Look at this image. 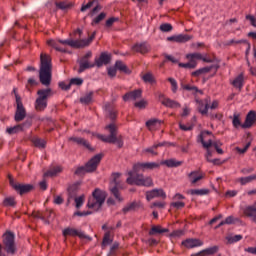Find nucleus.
Segmentation results:
<instances>
[{
    "label": "nucleus",
    "instance_id": "obj_22",
    "mask_svg": "<svg viewBox=\"0 0 256 256\" xmlns=\"http://www.w3.org/2000/svg\"><path fill=\"white\" fill-rule=\"evenodd\" d=\"M137 99H141V90H134L123 96V101H137Z\"/></svg>",
    "mask_w": 256,
    "mask_h": 256
},
{
    "label": "nucleus",
    "instance_id": "obj_3",
    "mask_svg": "<svg viewBox=\"0 0 256 256\" xmlns=\"http://www.w3.org/2000/svg\"><path fill=\"white\" fill-rule=\"evenodd\" d=\"M105 199H107V194L100 189H95L92 193V197L89 198L87 205L89 209L99 211L103 206V203H105Z\"/></svg>",
    "mask_w": 256,
    "mask_h": 256
},
{
    "label": "nucleus",
    "instance_id": "obj_18",
    "mask_svg": "<svg viewBox=\"0 0 256 256\" xmlns=\"http://www.w3.org/2000/svg\"><path fill=\"white\" fill-rule=\"evenodd\" d=\"M191 39H193V36L188 34H179L167 37V41H174L175 43H187V41H191Z\"/></svg>",
    "mask_w": 256,
    "mask_h": 256
},
{
    "label": "nucleus",
    "instance_id": "obj_6",
    "mask_svg": "<svg viewBox=\"0 0 256 256\" xmlns=\"http://www.w3.org/2000/svg\"><path fill=\"white\" fill-rule=\"evenodd\" d=\"M38 98L35 101V109L38 111H45L47 109V99L53 95L51 88L40 89L37 91Z\"/></svg>",
    "mask_w": 256,
    "mask_h": 256
},
{
    "label": "nucleus",
    "instance_id": "obj_13",
    "mask_svg": "<svg viewBox=\"0 0 256 256\" xmlns=\"http://www.w3.org/2000/svg\"><path fill=\"white\" fill-rule=\"evenodd\" d=\"M92 53L91 52H87L80 60H79V69H78V73H83L84 71H86V69H91L93 67H95V64H90L89 63V59H91L92 57Z\"/></svg>",
    "mask_w": 256,
    "mask_h": 256
},
{
    "label": "nucleus",
    "instance_id": "obj_20",
    "mask_svg": "<svg viewBox=\"0 0 256 256\" xmlns=\"http://www.w3.org/2000/svg\"><path fill=\"white\" fill-rule=\"evenodd\" d=\"M182 245H184V247H187V249H193L195 247H201L203 246V242L199 239H186L182 242Z\"/></svg>",
    "mask_w": 256,
    "mask_h": 256
},
{
    "label": "nucleus",
    "instance_id": "obj_40",
    "mask_svg": "<svg viewBox=\"0 0 256 256\" xmlns=\"http://www.w3.org/2000/svg\"><path fill=\"white\" fill-rule=\"evenodd\" d=\"M241 239H243V235L241 234L226 237V240L228 241L229 245H233V243H239Z\"/></svg>",
    "mask_w": 256,
    "mask_h": 256
},
{
    "label": "nucleus",
    "instance_id": "obj_58",
    "mask_svg": "<svg viewBox=\"0 0 256 256\" xmlns=\"http://www.w3.org/2000/svg\"><path fill=\"white\" fill-rule=\"evenodd\" d=\"M242 43H246V40H235L231 39L225 42V45L231 46V45H241Z\"/></svg>",
    "mask_w": 256,
    "mask_h": 256
},
{
    "label": "nucleus",
    "instance_id": "obj_33",
    "mask_svg": "<svg viewBox=\"0 0 256 256\" xmlns=\"http://www.w3.org/2000/svg\"><path fill=\"white\" fill-rule=\"evenodd\" d=\"M137 209H139V204L137 202H132L127 204L122 209V213H124V215H127V213H131V211H136Z\"/></svg>",
    "mask_w": 256,
    "mask_h": 256
},
{
    "label": "nucleus",
    "instance_id": "obj_64",
    "mask_svg": "<svg viewBox=\"0 0 256 256\" xmlns=\"http://www.w3.org/2000/svg\"><path fill=\"white\" fill-rule=\"evenodd\" d=\"M116 21H119V18L112 17L106 21L105 25L106 27H113V23Z\"/></svg>",
    "mask_w": 256,
    "mask_h": 256
},
{
    "label": "nucleus",
    "instance_id": "obj_26",
    "mask_svg": "<svg viewBox=\"0 0 256 256\" xmlns=\"http://www.w3.org/2000/svg\"><path fill=\"white\" fill-rule=\"evenodd\" d=\"M212 69H219V66L217 65H212V66H207L204 68H200L194 72H192L193 77H200V75H205V73H209Z\"/></svg>",
    "mask_w": 256,
    "mask_h": 256
},
{
    "label": "nucleus",
    "instance_id": "obj_41",
    "mask_svg": "<svg viewBox=\"0 0 256 256\" xmlns=\"http://www.w3.org/2000/svg\"><path fill=\"white\" fill-rule=\"evenodd\" d=\"M179 67L183 69H195V67H197V61L189 60L188 63H179Z\"/></svg>",
    "mask_w": 256,
    "mask_h": 256
},
{
    "label": "nucleus",
    "instance_id": "obj_5",
    "mask_svg": "<svg viewBox=\"0 0 256 256\" xmlns=\"http://www.w3.org/2000/svg\"><path fill=\"white\" fill-rule=\"evenodd\" d=\"M94 137H97L103 143H112L113 145H117L119 149L123 147V137L117 135V130H111L109 135H103L98 133H93Z\"/></svg>",
    "mask_w": 256,
    "mask_h": 256
},
{
    "label": "nucleus",
    "instance_id": "obj_8",
    "mask_svg": "<svg viewBox=\"0 0 256 256\" xmlns=\"http://www.w3.org/2000/svg\"><path fill=\"white\" fill-rule=\"evenodd\" d=\"M119 177H121V173L112 174L109 189L117 201H123V198H121V195L119 194V189H121V182L119 181Z\"/></svg>",
    "mask_w": 256,
    "mask_h": 256
},
{
    "label": "nucleus",
    "instance_id": "obj_27",
    "mask_svg": "<svg viewBox=\"0 0 256 256\" xmlns=\"http://www.w3.org/2000/svg\"><path fill=\"white\" fill-rule=\"evenodd\" d=\"M232 85H233V87H235V89H239V91H241V89H243V86L245 85V77L243 76V74H239L232 81Z\"/></svg>",
    "mask_w": 256,
    "mask_h": 256
},
{
    "label": "nucleus",
    "instance_id": "obj_62",
    "mask_svg": "<svg viewBox=\"0 0 256 256\" xmlns=\"http://www.w3.org/2000/svg\"><path fill=\"white\" fill-rule=\"evenodd\" d=\"M69 83H70V87L72 86V85H83V79H81V78H72L70 81H69Z\"/></svg>",
    "mask_w": 256,
    "mask_h": 256
},
{
    "label": "nucleus",
    "instance_id": "obj_45",
    "mask_svg": "<svg viewBox=\"0 0 256 256\" xmlns=\"http://www.w3.org/2000/svg\"><path fill=\"white\" fill-rule=\"evenodd\" d=\"M47 43H48V45H49L50 47H53L54 49H56V51H60V53H65V52H66L65 49L59 47V42H57V41H55V40H48Z\"/></svg>",
    "mask_w": 256,
    "mask_h": 256
},
{
    "label": "nucleus",
    "instance_id": "obj_29",
    "mask_svg": "<svg viewBox=\"0 0 256 256\" xmlns=\"http://www.w3.org/2000/svg\"><path fill=\"white\" fill-rule=\"evenodd\" d=\"M69 141H73L77 145H82V147H86V149H91V145L89 144V142L81 137L72 136L69 138Z\"/></svg>",
    "mask_w": 256,
    "mask_h": 256
},
{
    "label": "nucleus",
    "instance_id": "obj_21",
    "mask_svg": "<svg viewBox=\"0 0 256 256\" xmlns=\"http://www.w3.org/2000/svg\"><path fill=\"white\" fill-rule=\"evenodd\" d=\"M244 140L246 142V145L243 149L239 148V147H236V151L238 153H247V150L251 147V143L253 141V135H251V133L247 132L245 135H244Z\"/></svg>",
    "mask_w": 256,
    "mask_h": 256
},
{
    "label": "nucleus",
    "instance_id": "obj_54",
    "mask_svg": "<svg viewBox=\"0 0 256 256\" xmlns=\"http://www.w3.org/2000/svg\"><path fill=\"white\" fill-rule=\"evenodd\" d=\"M182 89H185L186 91H192L193 93H203L201 90H199V88H197L196 86H191L189 84L187 85H183Z\"/></svg>",
    "mask_w": 256,
    "mask_h": 256
},
{
    "label": "nucleus",
    "instance_id": "obj_19",
    "mask_svg": "<svg viewBox=\"0 0 256 256\" xmlns=\"http://www.w3.org/2000/svg\"><path fill=\"white\" fill-rule=\"evenodd\" d=\"M243 213L245 217H249L254 223H256V203L243 208Z\"/></svg>",
    "mask_w": 256,
    "mask_h": 256
},
{
    "label": "nucleus",
    "instance_id": "obj_1",
    "mask_svg": "<svg viewBox=\"0 0 256 256\" xmlns=\"http://www.w3.org/2000/svg\"><path fill=\"white\" fill-rule=\"evenodd\" d=\"M53 64L51 62V56L47 54L40 55V70L39 79L45 87L51 85V79L53 77Z\"/></svg>",
    "mask_w": 256,
    "mask_h": 256
},
{
    "label": "nucleus",
    "instance_id": "obj_63",
    "mask_svg": "<svg viewBox=\"0 0 256 256\" xmlns=\"http://www.w3.org/2000/svg\"><path fill=\"white\" fill-rule=\"evenodd\" d=\"M171 207H174V209H183L185 202H172Z\"/></svg>",
    "mask_w": 256,
    "mask_h": 256
},
{
    "label": "nucleus",
    "instance_id": "obj_47",
    "mask_svg": "<svg viewBox=\"0 0 256 256\" xmlns=\"http://www.w3.org/2000/svg\"><path fill=\"white\" fill-rule=\"evenodd\" d=\"M105 17H107V13H105V12L100 13L97 17H95L92 20L91 25H99V23H101V21H103L105 19Z\"/></svg>",
    "mask_w": 256,
    "mask_h": 256
},
{
    "label": "nucleus",
    "instance_id": "obj_34",
    "mask_svg": "<svg viewBox=\"0 0 256 256\" xmlns=\"http://www.w3.org/2000/svg\"><path fill=\"white\" fill-rule=\"evenodd\" d=\"M105 108L107 115L111 119V121H115V119H117V111L115 110V108H113L111 104H106Z\"/></svg>",
    "mask_w": 256,
    "mask_h": 256
},
{
    "label": "nucleus",
    "instance_id": "obj_32",
    "mask_svg": "<svg viewBox=\"0 0 256 256\" xmlns=\"http://www.w3.org/2000/svg\"><path fill=\"white\" fill-rule=\"evenodd\" d=\"M31 142L34 146H36L38 149H45L47 142L44 139H41L39 137H33L31 139Z\"/></svg>",
    "mask_w": 256,
    "mask_h": 256
},
{
    "label": "nucleus",
    "instance_id": "obj_53",
    "mask_svg": "<svg viewBox=\"0 0 256 256\" xmlns=\"http://www.w3.org/2000/svg\"><path fill=\"white\" fill-rule=\"evenodd\" d=\"M141 167H143L144 169H157L159 167V164L155 162H147L141 164Z\"/></svg>",
    "mask_w": 256,
    "mask_h": 256
},
{
    "label": "nucleus",
    "instance_id": "obj_23",
    "mask_svg": "<svg viewBox=\"0 0 256 256\" xmlns=\"http://www.w3.org/2000/svg\"><path fill=\"white\" fill-rule=\"evenodd\" d=\"M111 62V56L107 53H102L99 58L95 59V63L98 67H103V65H108Z\"/></svg>",
    "mask_w": 256,
    "mask_h": 256
},
{
    "label": "nucleus",
    "instance_id": "obj_14",
    "mask_svg": "<svg viewBox=\"0 0 256 256\" xmlns=\"http://www.w3.org/2000/svg\"><path fill=\"white\" fill-rule=\"evenodd\" d=\"M256 124V111L251 110L247 113L245 121L243 122L242 129H251Z\"/></svg>",
    "mask_w": 256,
    "mask_h": 256
},
{
    "label": "nucleus",
    "instance_id": "obj_52",
    "mask_svg": "<svg viewBox=\"0 0 256 256\" xmlns=\"http://www.w3.org/2000/svg\"><path fill=\"white\" fill-rule=\"evenodd\" d=\"M76 203V209H81L83 207V203H85V196H79L74 199Z\"/></svg>",
    "mask_w": 256,
    "mask_h": 256
},
{
    "label": "nucleus",
    "instance_id": "obj_28",
    "mask_svg": "<svg viewBox=\"0 0 256 256\" xmlns=\"http://www.w3.org/2000/svg\"><path fill=\"white\" fill-rule=\"evenodd\" d=\"M59 43L62 45H68L69 47H72L74 49H81V42L79 40H73V39H66V40H59Z\"/></svg>",
    "mask_w": 256,
    "mask_h": 256
},
{
    "label": "nucleus",
    "instance_id": "obj_10",
    "mask_svg": "<svg viewBox=\"0 0 256 256\" xmlns=\"http://www.w3.org/2000/svg\"><path fill=\"white\" fill-rule=\"evenodd\" d=\"M27 116V112L25 111V106H23V102L21 101V96L16 94V112H15V121H23Z\"/></svg>",
    "mask_w": 256,
    "mask_h": 256
},
{
    "label": "nucleus",
    "instance_id": "obj_57",
    "mask_svg": "<svg viewBox=\"0 0 256 256\" xmlns=\"http://www.w3.org/2000/svg\"><path fill=\"white\" fill-rule=\"evenodd\" d=\"M168 81L172 87V91L174 93H177V89H179V86L177 85V80H175V78H168Z\"/></svg>",
    "mask_w": 256,
    "mask_h": 256
},
{
    "label": "nucleus",
    "instance_id": "obj_31",
    "mask_svg": "<svg viewBox=\"0 0 256 256\" xmlns=\"http://www.w3.org/2000/svg\"><path fill=\"white\" fill-rule=\"evenodd\" d=\"M161 233H169V229L154 225L149 231V235H161Z\"/></svg>",
    "mask_w": 256,
    "mask_h": 256
},
{
    "label": "nucleus",
    "instance_id": "obj_42",
    "mask_svg": "<svg viewBox=\"0 0 256 256\" xmlns=\"http://www.w3.org/2000/svg\"><path fill=\"white\" fill-rule=\"evenodd\" d=\"M93 101V92H88L86 95L80 98V102L84 105H89Z\"/></svg>",
    "mask_w": 256,
    "mask_h": 256
},
{
    "label": "nucleus",
    "instance_id": "obj_2",
    "mask_svg": "<svg viewBox=\"0 0 256 256\" xmlns=\"http://www.w3.org/2000/svg\"><path fill=\"white\" fill-rule=\"evenodd\" d=\"M129 177L126 182L128 185H138V187H153V179L143 174H134L133 172L128 173Z\"/></svg>",
    "mask_w": 256,
    "mask_h": 256
},
{
    "label": "nucleus",
    "instance_id": "obj_30",
    "mask_svg": "<svg viewBox=\"0 0 256 256\" xmlns=\"http://www.w3.org/2000/svg\"><path fill=\"white\" fill-rule=\"evenodd\" d=\"M192 185H195V183H198V181H201L203 179V174H200L199 171H192L188 175Z\"/></svg>",
    "mask_w": 256,
    "mask_h": 256
},
{
    "label": "nucleus",
    "instance_id": "obj_25",
    "mask_svg": "<svg viewBox=\"0 0 256 256\" xmlns=\"http://www.w3.org/2000/svg\"><path fill=\"white\" fill-rule=\"evenodd\" d=\"M198 111L201 113V115H207L209 112V100H200L198 101Z\"/></svg>",
    "mask_w": 256,
    "mask_h": 256
},
{
    "label": "nucleus",
    "instance_id": "obj_51",
    "mask_svg": "<svg viewBox=\"0 0 256 256\" xmlns=\"http://www.w3.org/2000/svg\"><path fill=\"white\" fill-rule=\"evenodd\" d=\"M113 243V240H111V234L107 232L104 235L103 241H102V247H107V245H111Z\"/></svg>",
    "mask_w": 256,
    "mask_h": 256
},
{
    "label": "nucleus",
    "instance_id": "obj_4",
    "mask_svg": "<svg viewBox=\"0 0 256 256\" xmlns=\"http://www.w3.org/2000/svg\"><path fill=\"white\" fill-rule=\"evenodd\" d=\"M103 159V154H96L92 157L85 166L78 167L75 171V175H85V173H93L97 170L99 163Z\"/></svg>",
    "mask_w": 256,
    "mask_h": 256
},
{
    "label": "nucleus",
    "instance_id": "obj_46",
    "mask_svg": "<svg viewBox=\"0 0 256 256\" xmlns=\"http://www.w3.org/2000/svg\"><path fill=\"white\" fill-rule=\"evenodd\" d=\"M47 43H48V45H49L50 47H53L54 49H56V51H60V53H65V52H66L65 49L59 47V42H57V41H55V40H48Z\"/></svg>",
    "mask_w": 256,
    "mask_h": 256
},
{
    "label": "nucleus",
    "instance_id": "obj_35",
    "mask_svg": "<svg viewBox=\"0 0 256 256\" xmlns=\"http://www.w3.org/2000/svg\"><path fill=\"white\" fill-rule=\"evenodd\" d=\"M61 173V167L56 166L53 168H50L48 171L44 173V177H57Z\"/></svg>",
    "mask_w": 256,
    "mask_h": 256
},
{
    "label": "nucleus",
    "instance_id": "obj_59",
    "mask_svg": "<svg viewBox=\"0 0 256 256\" xmlns=\"http://www.w3.org/2000/svg\"><path fill=\"white\" fill-rule=\"evenodd\" d=\"M115 68L118 69V71H124V73H127V66L121 61H116Z\"/></svg>",
    "mask_w": 256,
    "mask_h": 256
},
{
    "label": "nucleus",
    "instance_id": "obj_44",
    "mask_svg": "<svg viewBox=\"0 0 256 256\" xmlns=\"http://www.w3.org/2000/svg\"><path fill=\"white\" fill-rule=\"evenodd\" d=\"M190 195H208L209 194V189H192L189 191Z\"/></svg>",
    "mask_w": 256,
    "mask_h": 256
},
{
    "label": "nucleus",
    "instance_id": "obj_36",
    "mask_svg": "<svg viewBox=\"0 0 256 256\" xmlns=\"http://www.w3.org/2000/svg\"><path fill=\"white\" fill-rule=\"evenodd\" d=\"M217 251H219V246H213L210 248H207L205 250H202L200 253H198V255H215V253H217Z\"/></svg>",
    "mask_w": 256,
    "mask_h": 256
},
{
    "label": "nucleus",
    "instance_id": "obj_48",
    "mask_svg": "<svg viewBox=\"0 0 256 256\" xmlns=\"http://www.w3.org/2000/svg\"><path fill=\"white\" fill-rule=\"evenodd\" d=\"M144 83H150L151 85H153V83H155V77L153 76V74L151 73H146L143 75L142 77Z\"/></svg>",
    "mask_w": 256,
    "mask_h": 256
},
{
    "label": "nucleus",
    "instance_id": "obj_9",
    "mask_svg": "<svg viewBox=\"0 0 256 256\" xmlns=\"http://www.w3.org/2000/svg\"><path fill=\"white\" fill-rule=\"evenodd\" d=\"M206 135H211V132L204 130L201 132V134L199 135V138H198V141H200V143H202L203 147L205 149H209V147H215L217 153H219V155H223V149L219 148V145L217 143H213V141H211V139H209L208 142H205Z\"/></svg>",
    "mask_w": 256,
    "mask_h": 256
},
{
    "label": "nucleus",
    "instance_id": "obj_37",
    "mask_svg": "<svg viewBox=\"0 0 256 256\" xmlns=\"http://www.w3.org/2000/svg\"><path fill=\"white\" fill-rule=\"evenodd\" d=\"M33 124V118H26L22 126L8 127V129H29Z\"/></svg>",
    "mask_w": 256,
    "mask_h": 256
},
{
    "label": "nucleus",
    "instance_id": "obj_16",
    "mask_svg": "<svg viewBox=\"0 0 256 256\" xmlns=\"http://www.w3.org/2000/svg\"><path fill=\"white\" fill-rule=\"evenodd\" d=\"M132 49L136 53H141V55H145L146 53H149L151 51V46L147 42H142L136 43Z\"/></svg>",
    "mask_w": 256,
    "mask_h": 256
},
{
    "label": "nucleus",
    "instance_id": "obj_12",
    "mask_svg": "<svg viewBox=\"0 0 256 256\" xmlns=\"http://www.w3.org/2000/svg\"><path fill=\"white\" fill-rule=\"evenodd\" d=\"M63 235L64 237H79L80 239H87L88 241H92L93 239L87 234H85V232L71 227L64 229Z\"/></svg>",
    "mask_w": 256,
    "mask_h": 256
},
{
    "label": "nucleus",
    "instance_id": "obj_15",
    "mask_svg": "<svg viewBox=\"0 0 256 256\" xmlns=\"http://www.w3.org/2000/svg\"><path fill=\"white\" fill-rule=\"evenodd\" d=\"M158 99L164 107H169L170 109H179L181 107L179 102L171 100V98H165L164 94H159Z\"/></svg>",
    "mask_w": 256,
    "mask_h": 256
},
{
    "label": "nucleus",
    "instance_id": "obj_43",
    "mask_svg": "<svg viewBox=\"0 0 256 256\" xmlns=\"http://www.w3.org/2000/svg\"><path fill=\"white\" fill-rule=\"evenodd\" d=\"M96 32H93L92 35L88 39L79 40L80 47H87L91 42L95 39Z\"/></svg>",
    "mask_w": 256,
    "mask_h": 256
},
{
    "label": "nucleus",
    "instance_id": "obj_7",
    "mask_svg": "<svg viewBox=\"0 0 256 256\" xmlns=\"http://www.w3.org/2000/svg\"><path fill=\"white\" fill-rule=\"evenodd\" d=\"M8 255H15L17 253V246L15 245V234L13 232H6L3 235V246Z\"/></svg>",
    "mask_w": 256,
    "mask_h": 256
},
{
    "label": "nucleus",
    "instance_id": "obj_39",
    "mask_svg": "<svg viewBox=\"0 0 256 256\" xmlns=\"http://www.w3.org/2000/svg\"><path fill=\"white\" fill-rule=\"evenodd\" d=\"M183 162L181 161H177L175 159H170V160H166L163 162V164L166 166V167H181Z\"/></svg>",
    "mask_w": 256,
    "mask_h": 256
},
{
    "label": "nucleus",
    "instance_id": "obj_60",
    "mask_svg": "<svg viewBox=\"0 0 256 256\" xmlns=\"http://www.w3.org/2000/svg\"><path fill=\"white\" fill-rule=\"evenodd\" d=\"M94 3H95V0H92V1L88 2L87 4H83L80 11L82 13H84V11H87V9H91L93 7Z\"/></svg>",
    "mask_w": 256,
    "mask_h": 256
},
{
    "label": "nucleus",
    "instance_id": "obj_56",
    "mask_svg": "<svg viewBox=\"0 0 256 256\" xmlns=\"http://www.w3.org/2000/svg\"><path fill=\"white\" fill-rule=\"evenodd\" d=\"M3 204L5 205V207H13L15 205V198H5Z\"/></svg>",
    "mask_w": 256,
    "mask_h": 256
},
{
    "label": "nucleus",
    "instance_id": "obj_24",
    "mask_svg": "<svg viewBox=\"0 0 256 256\" xmlns=\"http://www.w3.org/2000/svg\"><path fill=\"white\" fill-rule=\"evenodd\" d=\"M232 125L235 129H239V127L243 128V117L241 113L235 112L232 116Z\"/></svg>",
    "mask_w": 256,
    "mask_h": 256
},
{
    "label": "nucleus",
    "instance_id": "obj_11",
    "mask_svg": "<svg viewBox=\"0 0 256 256\" xmlns=\"http://www.w3.org/2000/svg\"><path fill=\"white\" fill-rule=\"evenodd\" d=\"M9 181H10L11 187H13V189H15V191H17V193H20V195H25V193H29V192L33 191V185H31V184L17 183L11 177L9 178Z\"/></svg>",
    "mask_w": 256,
    "mask_h": 256
},
{
    "label": "nucleus",
    "instance_id": "obj_55",
    "mask_svg": "<svg viewBox=\"0 0 256 256\" xmlns=\"http://www.w3.org/2000/svg\"><path fill=\"white\" fill-rule=\"evenodd\" d=\"M187 59L190 61H195L196 59L201 60L203 59V55L201 53H192V54H187Z\"/></svg>",
    "mask_w": 256,
    "mask_h": 256
},
{
    "label": "nucleus",
    "instance_id": "obj_49",
    "mask_svg": "<svg viewBox=\"0 0 256 256\" xmlns=\"http://www.w3.org/2000/svg\"><path fill=\"white\" fill-rule=\"evenodd\" d=\"M255 180H256V174L240 178V183L241 185H247V183H251V181H255Z\"/></svg>",
    "mask_w": 256,
    "mask_h": 256
},
{
    "label": "nucleus",
    "instance_id": "obj_61",
    "mask_svg": "<svg viewBox=\"0 0 256 256\" xmlns=\"http://www.w3.org/2000/svg\"><path fill=\"white\" fill-rule=\"evenodd\" d=\"M134 107H137L138 109H145L147 107V101L140 100L138 102H135Z\"/></svg>",
    "mask_w": 256,
    "mask_h": 256
},
{
    "label": "nucleus",
    "instance_id": "obj_50",
    "mask_svg": "<svg viewBox=\"0 0 256 256\" xmlns=\"http://www.w3.org/2000/svg\"><path fill=\"white\" fill-rule=\"evenodd\" d=\"M160 31H162V33H171V31H173V25L170 23H164L160 25Z\"/></svg>",
    "mask_w": 256,
    "mask_h": 256
},
{
    "label": "nucleus",
    "instance_id": "obj_38",
    "mask_svg": "<svg viewBox=\"0 0 256 256\" xmlns=\"http://www.w3.org/2000/svg\"><path fill=\"white\" fill-rule=\"evenodd\" d=\"M163 122L157 118L150 119L146 122V127H162Z\"/></svg>",
    "mask_w": 256,
    "mask_h": 256
},
{
    "label": "nucleus",
    "instance_id": "obj_17",
    "mask_svg": "<svg viewBox=\"0 0 256 256\" xmlns=\"http://www.w3.org/2000/svg\"><path fill=\"white\" fill-rule=\"evenodd\" d=\"M155 197H162V199H165L167 194H165L163 189H153L152 191L146 192L147 201H151V199H155Z\"/></svg>",
    "mask_w": 256,
    "mask_h": 256
}]
</instances>
